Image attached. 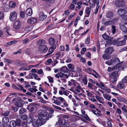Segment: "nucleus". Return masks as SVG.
Masks as SVG:
<instances>
[{
    "label": "nucleus",
    "instance_id": "obj_1",
    "mask_svg": "<svg viewBox=\"0 0 127 127\" xmlns=\"http://www.w3.org/2000/svg\"><path fill=\"white\" fill-rule=\"evenodd\" d=\"M126 40H124L118 42H116V41L114 40H109L107 42V43L105 44V47H107L112 44H115L116 46H120L126 43Z\"/></svg>",
    "mask_w": 127,
    "mask_h": 127
},
{
    "label": "nucleus",
    "instance_id": "obj_2",
    "mask_svg": "<svg viewBox=\"0 0 127 127\" xmlns=\"http://www.w3.org/2000/svg\"><path fill=\"white\" fill-rule=\"evenodd\" d=\"M46 122L45 120H42L38 118V119L37 120L36 122L34 121L32 122V125L34 127H38L39 126L44 124Z\"/></svg>",
    "mask_w": 127,
    "mask_h": 127
},
{
    "label": "nucleus",
    "instance_id": "obj_3",
    "mask_svg": "<svg viewBox=\"0 0 127 127\" xmlns=\"http://www.w3.org/2000/svg\"><path fill=\"white\" fill-rule=\"evenodd\" d=\"M27 109L32 113H35L37 111V108L33 103H31L28 106Z\"/></svg>",
    "mask_w": 127,
    "mask_h": 127
},
{
    "label": "nucleus",
    "instance_id": "obj_4",
    "mask_svg": "<svg viewBox=\"0 0 127 127\" xmlns=\"http://www.w3.org/2000/svg\"><path fill=\"white\" fill-rule=\"evenodd\" d=\"M48 114L47 111L45 110H40L39 111V114L37 115L38 118L42 120V117H45Z\"/></svg>",
    "mask_w": 127,
    "mask_h": 127
},
{
    "label": "nucleus",
    "instance_id": "obj_5",
    "mask_svg": "<svg viewBox=\"0 0 127 127\" xmlns=\"http://www.w3.org/2000/svg\"><path fill=\"white\" fill-rule=\"evenodd\" d=\"M118 76V71H114L112 73L111 77L112 81L113 83H114L116 81L117 78Z\"/></svg>",
    "mask_w": 127,
    "mask_h": 127
},
{
    "label": "nucleus",
    "instance_id": "obj_6",
    "mask_svg": "<svg viewBox=\"0 0 127 127\" xmlns=\"http://www.w3.org/2000/svg\"><path fill=\"white\" fill-rule=\"evenodd\" d=\"M124 0H116L115 1V5L119 7H123L125 4Z\"/></svg>",
    "mask_w": 127,
    "mask_h": 127
},
{
    "label": "nucleus",
    "instance_id": "obj_7",
    "mask_svg": "<svg viewBox=\"0 0 127 127\" xmlns=\"http://www.w3.org/2000/svg\"><path fill=\"white\" fill-rule=\"evenodd\" d=\"M17 14L15 11H13L11 13L9 17L10 20L12 22L15 21L16 19Z\"/></svg>",
    "mask_w": 127,
    "mask_h": 127
},
{
    "label": "nucleus",
    "instance_id": "obj_8",
    "mask_svg": "<svg viewBox=\"0 0 127 127\" xmlns=\"http://www.w3.org/2000/svg\"><path fill=\"white\" fill-rule=\"evenodd\" d=\"M65 122V119H60L58 122L56 123V124L58 125V127H63L64 126V123Z\"/></svg>",
    "mask_w": 127,
    "mask_h": 127
},
{
    "label": "nucleus",
    "instance_id": "obj_9",
    "mask_svg": "<svg viewBox=\"0 0 127 127\" xmlns=\"http://www.w3.org/2000/svg\"><path fill=\"white\" fill-rule=\"evenodd\" d=\"M127 13V11L125 9H120L118 10L117 11V14L120 16L125 15Z\"/></svg>",
    "mask_w": 127,
    "mask_h": 127
},
{
    "label": "nucleus",
    "instance_id": "obj_10",
    "mask_svg": "<svg viewBox=\"0 0 127 127\" xmlns=\"http://www.w3.org/2000/svg\"><path fill=\"white\" fill-rule=\"evenodd\" d=\"M39 48L41 51L44 53L46 52L48 50L47 47L45 45H40L39 47Z\"/></svg>",
    "mask_w": 127,
    "mask_h": 127
},
{
    "label": "nucleus",
    "instance_id": "obj_11",
    "mask_svg": "<svg viewBox=\"0 0 127 127\" xmlns=\"http://www.w3.org/2000/svg\"><path fill=\"white\" fill-rule=\"evenodd\" d=\"M59 75L61 78L64 77L67 78L68 77V75H69V73L68 72H64V73L62 72L59 73Z\"/></svg>",
    "mask_w": 127,
    "mask_h": 127
},
{
    "label": "nucleus",
    "instance_id": "obj_12",
    "mask_svg": "<svg viewBox=\"0 0 127 127\" xmlns=\"http://www.w3.org/2000/svg\"><path fill=\"white\" fill-rule=\"evenodd\" d=\"M20 26L21 23L19 21H16L14 24V28L15 29H18L20 28Z\"/></svg>",
    "mask_w": 127,
    "mask_h": 127
},
{
    "label": "nucleus",
    "instance_id": "obj_13",
    "mask_svg": "<svg viewBox=\"0 0 127 127\" xmlns=\"http://www.w3.org/2000/svg\"><path fill=\"white\" fill-rule=\"evenodd\" d=\"M37 21L36 19L34 17H32L31 18L27 20L28 23L31 24H33L35 23Z\"/></svg>",
    "mask_w": 127,
    "mask_h": 127
},
{
    "label": "nucleus",
    "instance_id": "obj_14",
    "mask_svg": "<svg viewBox=\"0 0 127 127\" xmlns=\"http://www.w3.org/2000/svg\"><path fill=\"white\" fill-rule=\"evenodd\" d=\"M113 49L112 47H109L106 48L104 52L107 53L111 54L113 51Z\"/></svg>",
    "mask_w": 127,
    "mask_h": 127
},
{
    "label": "nucleus",
    "instance_id": "obj_15",
    "mask_svg": "<svg viewBox=\"0 0 127 127\" xmlns=\"http://www.w3.org/2000/svg\"><path fill=\"white\" fill-rule=\"evenodd\" d=\"M120 28L123 32L125 33L127 32V28L124 25L120 24Z\"/></svg>",
    "mask_w": 127,
    "mask_h": 127
},
{
    "label": "nucleus",
    "instance_id": "obj_16",
    "mask_svg": "<svg viewBox=\"0 0 127 127\" xmlns=\"http://www.w3.org/2000/svg\"><path fill=\"white\" fill-rule=\"evenodd\" d=\"M26 13L27 15L31 16L32 13V9L31 8H28L26 11Z\"/></svg>",
    "mask_w": 127,
    "mask_h": 127
},
{
    "label": "nucleus",
    "instance_id": "obj_17",
    "mask_svg": "<svg viewBox=\"0 0 127 127\" xmlns=\"http://www.w3.org/2000/svg\"><path fill=\"white\" fill-rule=\"evenodd\" d=\"M47 16L43 13H40L39 18L41 21H43L46 18Z\"/></svg>",
    "mask_w": 127,
    "mask_h": 127
},
{
    "label": "nucleus",
    "instance_id": "obj_18",
    "mask_svg": "<svg viewBox=\"0 0 127 127\" xmlns=\"http://www.w3.org/2000/svg\"><path fill=\"white\" fill-rule=\"evenodd\" d=\"M114 16L113 13L111 11H109L107 12L106 15V17L107 18H111Z\"/></svg>",
    "mask_w": 127,
    "mask_h": 127
},
{
    "label": "nucleus",
    "instance_id": "obj_19",
    "mask_svg": "<svg viewBox=\"0 0 127 127\" xmlns=\"http://www.w3.org/2000/svg\"><path fill=\"white\" fill-rule=\"evenodd\" d=\"M68 84L70 86L73 85L74 86H76V84H77V82L74 80L71 79L70 81L68 82Z\"/></svg>",
    "mask_w": 127,
    "mask_h": 127
},
{
    "label": "nucleus",
    "instance_id": "obj_20",
    "mask_svg": "<svg viewBox=\"0 0 127 127\" xmlns=\"http://www.w3.org/2000/svg\"><path fill=\"white\" fill-rule=\"evenodd\" d=\"M49 43L51 45H53L55 43V39L52 37H50L48 39Z\"/></svg>",
    "mask_w": 127,
    "mask_h": 127
},
{
    "label": "nucleus",
    "instance_id": "obj_21",
    "mask_svg": "<svg viewBox=\"0 0 127 127\" xmlns=\"http://www.w3.org/2000/svg\"><path fill=\"white\" fill-rule=\"evenodd\" d=\"M16 5V3L14 2L10 1L9 2V7L11 8H14Z\"/></svg>",
    "mask_w": 127,
    "mask_h": 127
},
{
    "label": "nucleus",
    "instance_id": "obj_22",
    "mask_svg": "<svg viewBox=\"0 0 127 127\" xmlns=\"http://www.w3.org/2000/svg\"><path fill=\"white\" fill-rule=\"evenodd\" d=\"M45 42L44 39H40L38 41L37 43L38 45H44L45 44Z\"/></svg>",
    "mask_w": 127,
    "mask_h": 127
},
{
    "label": "nucleus",
    "instance_id": "obj_23",
    "mask_svg": "<svg viewBox=\"0 0 127 127\" xmlns=\"http://www.w3.org/2000/svg\"><path fill=\"white\" fill-rule=\"evenodd\" d=\"M2 121L4 124H5L8 123L9 122L8 118L6 117H4L3 118Z\"/></svg>",
    "mask_w": 127,
    "mask_h": 127
},
{
    "label": "nucleus",
    "instance_id": "obj_24",
    "mask_svg": "<svg viewBox=\"0 0 127 127\" xmlns=\"http://www.w3.org/2000/svg\"><path fill=\"white\" fill-rule=\"evenodd\" d=\"M61 71L64 72H67V71H69L68 68L65 66H64L62 67L61 68Z\"/></svg>",
    "mask_w": 127,
    "mask_h": 127
},
{
    "label": "nucleus",
    "instance_id": "obj_25",
    "mask_svg": "<svg viewBox=\"0 0 127 127\" xmlns=\"http://www.w3.org/2000/svg\"><path fill=\"white\" fill-rule=\"evenodd\" d=\"M16 126H21V121L20 119H18L15 121Z\"/></svg>",
    "mask_w": 127,
    "mask_h": 127
},
{
    "label": "nucleus",
    "instance_id": "obj_26",
    "mask_svg": "<svg viewBox=\"0 0 127 127\" xmlns=\"http://www.w3.org/2000/svg\"><path fill=\"white\" fill-rule=\"evenodd\" d=\"M54 51V50L53 49H52V48H50L49 50V53L45 55V56L48 57Z\"/></svg>",
    "mask_w": 127,
    "mask_h": 127
},
{
    "label": "nucleus",
    "instance_id": "obj_27",
    "mask_svg": "<svg viewBox=\"0 0 127 127\" xmlns=\"http://www.w3.org/2000/svg\"><path fill=\"white\" fill-rule=\"evenodd\" d=\"M25 53L27 55H30L31 54V49H27L25 51Z\"/></svg>",
    "mask_w": 127,
    "mask_h": 127
},
{
    "label": "nucleus",
    "instance_id": "obj_28",
    "mask_svg": "<svg viewBox=\"0 0 127 127\" xmlns=\"http://www.w3.org/2000/svg\"><path fill=\"white\" fill-rule=\"evenodd\" d=\"M112 60L113 64H119L120 62L119 59L118 58H116L114 60L112 59Z\"/></svg>",
    "mask_w": 127,
    "mask_h": 127
},
{
    "label": "nucleus",
    "instance_id": "obj_29",
    "mask_svg": "<svg viewBox=\"0 0 127 127\" xmlns=\"http://www.w3.org/2000/svg\"><path fill=\"white\" fill-rule=\"evenodd\" d=\"M33 28L32 25H30L27 27L25 29V30L27 31H31Z\"/></svg>",
    "mask_w": 127,
    "mask_h": 127
},
{
    "label": "nucleus",
    "instance_id": "obj_30",
    "mask_svg": "<svg viewBox=\"0 0 127 127\" xmlns=\"http://www.w3.org/2000/svg\"><path fill=\"white\" fill-rule=\"evenodd\" d=\"M15 104L18 107H21L23 106V104L21 102H16L15 103Z\"/></svg>",
    "mask_w": 127,
    "mask_h": 127
},
{
    "label": "nucleus",
    "instance_id": "obj_31",
    "mask_svg": "<svg viewBox=\"0 0 127 127\" xmlns=\"http://www.w3.org/2000/svg\"><path fill=\"white\" fill-rule=\"evenodd\" d=\"M103 96L104 97L108 100H110L111 98V96L108 95L106 94H103Z\"/></svg>",
    "mask_w": 127,
    "mask_h": 127
},
{
    "label": "nucleus",
    "instance_id": "obj_32",
    "mask_svg": "<svg viewBox=\"0 0 127 127\" xmlns=\"http://www.w3.org/2000/svg\"><path fill=\"white\" fill-rule=\"evenodd\" d=\"M102 37L104 39L107 40L106 43H107V42L108 40H112V39H109V37L107 36L106 34L105 33H104L102 35Z\"/></svg>",
    "mask_w": 127,
    "mask_h": 127
},
{
    "label": "nucleus",
    "instance_id": "obj_33",
    "mask_svg": "<svg viewBox=\"0 0 127 127\" xmlns=\"http://www.w3.org/2000/svg\"><path fill=\"white\" fill-rule=\"evenodd\" d=\"M52 113L51 112H50L48 113V116L45 119H44L45 120L46 122L47 121L49 120L50 118H51L52 117Z\"/></svg>",
    "mask_w": 127,
    "mask_h": 127
},
{
    "label": "nucleus",
    "instance_id": "obj_34",
    "mask_svg": "<svg viewBox=\"0 0 127 127\" xmlns=\"http://www.w3.org/2000/svg\"><path fill=\"white\" fill-rule=\"evenodd\" d=\"M4 62H7L8 63H11L13 62L10 59H8L6 58H4L3 60Z\"/></svg>",
    "mask_w": 127,
    "mask_h": 127
},
{
    "label": "nucleus",
    "instance_id": "obj_35",
    "mask_svg": "<svg viewBox=\"0 0 127 127\" xmlns=\"http://www.w3.org/2000/svg\"><path fill=\"white\" fill-rule=\"evenodd\" d=\"M112 29L111 30L113 34H114L116 32V29L115 28V26L114 25H112L111 27Z\"/></svg>",
    "mask_w": 127,
    "mask_h": 127
},
{
    "label": "nucleus",
    "instance_id": "obj_36",
    "mask_svg": "<svg viewBox=\"0 0 127 127\" xmlns=\"http://www.w3.org/2000/svg\"><path fill=\"white\" fill-rule=\"evenodd\" d=\"M114 22L112 21H108L105 22L104 23V25L105 26H107L108 25H112L114 24Z\"/></svg>",
    "mask_w": 127,
    "mask_h": 127
},
{
    "label": "nucleus",
    "instance_id": "obj_37",
    "mask_svg": "<svg viewBox=\"0 0 127 127\" xmlns=\"http://www.w3.org/2000/svg\"><path fill=\"white\" fill-rule=\"evenodd\" d=\"M122 80H123V79ZM122 82H120V83H119V85H118V87H120V88L121 89H123L124 87L125 86V84L123 83H124L123 82L122 80Z\"/></svg>",
    "mask_w": 127,
    "mask_h": 127
},
{
    "label": "nucleus",
    "instance_id": "obj_38",
    "mask_svg": "<svg viewBox=\"0 0 127 127\" xmlns=\"http://www.w3.org/2000/svg\"><path fill=\"white\" fill-rule=\"evenodd\" d=\"M3 9L4 12H7L9 11V8L7 5H5L3 7Z\"/></svg>",
    "mask_w": 127,
    "mask_h": 127
},
{
    "label": "nucleus",
    "instance_id": "obj_39",
    "mask_svg": "<svg viewBox=\"0 0 127 127\" xmlns=\"http://www.w3.org/2000/svg\"><path fill=\"white\" fill-rule=\"evenodd\" d=\"M9 114V111H6L2 112L1 113V115L6 117L8 116Z\"/></svg>",
    "mask_w": 127,
    "mask_h": 127
},
{
    "label": "nucleus",
    "instance_id": "obj_40",
    "mask_svg": "<svg viewBox=\"0 0 127 127\" xmlns=\"http://www.w3.org/2000/svg\"><path fill=\"white\" fill-rule=\"evenodd\" d=\"M42 1H45L46 3L50 4L54 3L55 0H42Z\"/></svg>",
    "mask_w": 127,
    "mask_h": 127
},
{
    "label": "nucleus",
    "instance_id": "obj_41",
    "mask_svg": "<svg viewBox=\"0 0 127 127\" xmlns=\"http://www.w3.org/2000/svg\"><path fill=\"white\" fill-rule=\"evenodd\" d=\"M105 63L108 65H111L113 64L112 59L106 62Z\"/></svg>",
    "mask_w": 127,
    "mask_h": 127
},
{
    "label": "nucleus",
    "instance_id": "obj_42",
    "mask_svg": "<svg viewBox=\"0 0 127 127\" xmlns=\"http://www.w3.org/2000/svg\"><path fill=\"white\" fill-rule=\"evenodd\" d=\"M10 125H12V127H15L16 126L15 121H11L9 123Z\"/></svg>",
    "mask_w": 127,
    "mask_h": 127
},
{
    "label": "nucleus",
    "instance_id": "obj_43",
    "mask_svg": "<svg viewBox=\"0 0 127 127\" xmlns=\"http://www.w3.org/2000/svg\"><path fill=\"white\" fill-rule=\"evenodd\" d=\"M75 6V5L74 4H72L69 6L68 8L70 9V10H73L74 9Z\"/></svg>",
    "mask_w": 127,
    "mask_h": 127
},
{
    "label": "nucleus",
    "instance_id": "obj_44",
    "mask_svg": "<svg viewBox=\"0 0 127 127\" xmlns=\"http://www.w3.org/2000/svg\"><path fill=\"white\" fill-rule=\"evenodd\" d=\"M26 109L25 108H21L19 110V113L21 114H22L26 112Z\"/></svg>",
    "mask_w": 127,
    "mask_h": 127
},
{
    "label": "nucleus",
    "instance_id": "obj_45",
    "mask_svg": "<svg viewBox=\"0 0 127 127\" xmlns=\"http://www.w3.org/2000/svg\"><path fill=\"white\" fill-rule=\"evenodd\" d=\"M122 69L123 70H127V63L124 64L122 67Z\"/></svg>",
    "mask_w": 127,
    "mask_h": 127
},
{
    "label": "nucleus",
    "instance_id": "obj_46",
    "mask_svg": "<svg viewBox=\"0 0 127 127\" xmlns=\"http://www.w3.org/2000/svg\"><path fill=\"white\" fill-rule=\"evenodd\" d=\"M25 13L23 11H21L20 12V16L22 18H24L25 16Z\"/></svg>",
    "mask_w": 127,
    "mask_h": 127
},
{
    "label": "nucleus",
    "instance_id": "obj_47",
    "mask_svg": "<svg viewBox=\"0 0 127 127\" xmlns=\"http://www.w3.org/2000/svg\"><path fill=\"white\" fill-rule=\"evenodd\" d=\"M102 58L105 60H108L109 58V57L105 54L102 56Z\"/></svg>",
    "mask_w": 127,
    "mask_h": 127
},
{
    "label": "nucleus",
    "instance_id": "obj_48",
    "mask_svg": "<svg viewBox=\"0 0 127 127\" xmlns=\"http://www.w3.org/2000/svg\"><path fill=\"white\" fill-rule=\"evenodd\" d=\"M47 78L49 80V82L51 83H53V78L50 76H48L47 77Z\"/></svg>",
    "mask_w": 127,
    "mask_h": 127
},
{
    "label": "nucleus",
    "instance_id": "obj_49",
    "mask_svg": "<svg viewBox=\"0 0 127 127\" xmlns=\"http://www.w3.org/2000/svg\"><path fill=\"white\" fill-rule=\"evenodd\" d=\"M29 75L30 76H33L34 77H38V75L36 74L33 73H30Z\"/></svg>",
    "mask_w": 127,
    "mask_h": 127
},
{
    "label": "nucleus",
    "instance_id": "obj_50",
    "mask_svg": "<svg viewBox=\"0 0 127 127\" xmlns=\"http://www.w3.org/2000/svg\"><path fill=\"white\" fill-rule=\"evenodd\" d=\"M17 62V65L19 66H22L24 64L22 62L18 61Z\"/></svg>",
    "mask_w": 127,
    "mask_h": 127
},
{
    "label": "nucleus",
    "instance_id": "obj_51",
    "mask_svg": "<svg viewBox=\"0 0 127 127\" xmlns=\"http://www.w3.org/2000/svg\"><path fill=\"white\" fill-rule=\"evenodd\" d=\"M4 30L5 31H6V33L9 35H10V34L8 32V31L10 30V28L9 27H7L6 28H4Z\"/></svg>",
    "mask_w": 127,
    "mask_h": 127
},
{
    "label": "nucleus",
    "instance_id": "obj_52",
    "mask_svg": "<svg viewBox=\"0 0 127 127\" xmlns=\"http://www.w3.org/2000/svg\"><path fill=\"white\" fill-rule=\"evenodd\" d=\"M83 81L84 85H87L88 80L86 78H84L83 79Z\"/></svg>",
    "mask_w": 127,
    "mask_h": 127
},
{
    "label": "nucleus",
    "instance_id": "obj_53",
    "mask_svg": "<svg viewBox=\"0 0 127 127\" xmlns=\"http://www.w3.org/2000/svg\"><path fill=\"white\" fill-rule=\"evenodd\" d=\"M3 12L2 11H0V20L3 19L4 17Z\"/></svg>",
    "mask_w": 127,
    "mask_h": 127
},
{
    "label": "nucleus",
    "instance_id": "obj_54",
    "mask_svg": "<svg viewBox=\"0 0 127 127\" xmlns=\"http://www.w3.org/2000/svg\"><path fill=\"white\" fill-rule=\"evenodd\" d=\"M27 118V116L26 115H23L21 116V118L23 120H26Z\"/></svg>",
    "mask_w": 127,
    "mask_h": 127
},
{
    "label": "nucleus",
    "instance_id": "obj_55",
    "mask_svg": "<svg viewBox=\"0 0 127 127\" xmlns=\"http://www.w3.org/2000/svg\"><path fill=\"white\" fill-rule=\"evenodd\" d=\"M29 69L28 68H25V67H20L19 69H18V70H29Z\"/></svg>",
    "mask_w": 127,
    "mask_h": 127
},
{
    "label": "nucleus",
    "instance_id": "obj_56",
    "mask_svg": "<svg viewBox=\"0 0 127 127\" xmlns=\"http://www.w3.org/2000/svg\"><path fill=\"white\" fill-rule=\"evenodd\" d=\"M52 106L54 108H55L56 109H58L59 110H62L61 108L58 106H56L55 105H53V104L52 105Z\"/></svg>",
    "mask_w": 127,
    "mask_h": 127
},
{
    "label": "nucleus",
    "instance_id": "obj_57",
    "mask_svg": "<svg viewBox=\"0 0 127 127\" xmlns=\"http://www.w3.org/2000/svg\"><path fill=\"white\" fill-rule=\"evenodd\" d=\"M29 40L27 38L23 40V43L24 44H26L29 41Z\"/></svg>",
    "mask_w": 127,
    "mask_h": 127
},
{
    "label": "nucleus",
    "instance_id": "obj_58",
    "mask_svg": "<svg viewBox=\"0 0 127 127\" xmlns=\"http://www.w3.org/2000/svg\"><path fill=\"white\" fill-rule=\"evenodd\" d=\"M64 123V127H68L69 126V124L67 122H66V120L65 119V122Z\"/></svg>",
    "mask_w": 127,
    "mask_h": 127
},
{
    "label": "nucleus",
    "instance_id": "obj_59",
    "mask_svg": "<svg viewBox=\"0 0 127 127\" xmlns=\"http://www.w3.org/2000/svg\"><path fill=\"white\" fill-rule=\"evenodd\" d=\"M81 116L82 117H84V119L88 121H89L90 120V119L87 114L85 115V116L84 117H83L82 115H81Z\"/></svg>",
    "mask_w": 127,
    "mask_h": 127
},
{
    "label": "nucleus",
    "instance_id": "obj_60",
    "mask_svg": "<svg viewBox=\"0 0 127 127\" xmlns=\"http://www.w3.org/2000/svg\"><path fill=\"white\" fill-rule=\"evenodd\" d=\"M90 41V37L88 36L86 39L85 42V43L87 44H88L89 43Z\"/></svg>",
    "mask_w": 127,
    "mask_h": 127
},
{
    "label": "nucleus",
    "instance_id": "obj_61",
    "mask_svg": "<svg viewBox=\"0 0 127 127\" xmlns=\"http://www.w3.org/2000/svg\"><path fill=\"white\" fill-rule=\"evenodd\" d=\"M59 49L61 51H64L65 50L64 46H60V47Z\"/></svg>",
    "mask_w": 127,
    "mask_h": 127
},
{
    "label": "nucleus",
    "instance_id": "obj_62",
    "mask_svg": "<svg viewBox=\"0 0 127 127\" xmlns=\"http://www.w3.org/2000/svg\"><path fill=\"white\" fill-rule=\"evenodd\" d=\"M80 61L81 62H82L83 63H86V59L84 58H81L80 59Z\"/></svg>",
    "mask_w": 127,
    "mask_h": 127
},
{
    "label": "nucleus",
    "instance_id": "obj_63",
    "mask_svg": "<svg viewBox=\"0 0 127 127\" xmlns=\"http://www.w3.org/2000/svg\"><path fill=\"white\" fill-rule=\"evenodd\" d=\"M58 63V62L57 60H54L52 62V65L53 66H55V65L56 64Z\"/></svg>",
    "mask_w": 127,
    "mask_h": 127
},
{
    "label": "nucleus",
    "instance_id": "obj_64",
    "mask_svg": "<svg viewBox=\"0 0 127 127\" xmlns=\"http://www.w3.org/2000/svg\"><path fill=\"white\" fill-rule=\"evenodd\" d=\"M127 50V46L125 47L124 48L121 49L120 50V52H121L123 51Z\"/></svg>",
    "mask_w": 127,
    "mask_h": 127
}]
</instances>
